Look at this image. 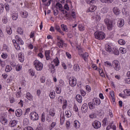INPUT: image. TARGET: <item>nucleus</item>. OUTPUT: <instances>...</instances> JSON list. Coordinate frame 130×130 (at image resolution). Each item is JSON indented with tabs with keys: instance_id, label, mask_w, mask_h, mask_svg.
Instances as JSON below:
<instances>
[{
	"instance_id": "1",
	"label": "nucleus",
	"mask_w": 130,
	"mask_h": 130,
	"mask_svg": "<svg viewBox=\"0 0 130 130\" xmlns=\"http://www.w3.org/2000/svg\"><path fill=\"white\" fill-rule=\"evenodd\" d=\"M104 22L107 25L108 30H112L113 27L115 25V23L108 18L105 19Z\"/></svg>"
},
{
	"instance_id": "2",
	"label": "nucleus",
	"mask_w": 130,
	"mask_h": 130,
	"mask_svg": "<svg viewBox=\"0 0 130 130\" xmlns=\"http://www.w3.org/2000/svg\"><path fill=\"white\" fill-rule=\"evenodd\" d=\"M94 37L96 39L103 40L105 38V34L102 31H96L94 32Z\"/></svg>"
},
{
	"instance_id": "3",
	"label": "nucleus",
	"mask_w": 130,
	"mask_h": 130,
	"mask_svg": "<svg viewBox=\"0 0 130 130\" xmlns=\"http://www.w3.org/2000/svg\"><path fill=\"white\" fill-rule=\"evenodd\" d=\"M34 64L35 66L37 71H42V69H43V64L40 62L39 60H35V61L34 62Z\"/></svg>"
},
{
	"instance_id": "4",
	"label": "nucleus",
	"mask_w": 130,
	"mask_h": 130,
	"mask_svg": "<svg viewBox=\"0 0 130 130\" xmlns=\"http://www.w3.org/2000/svg\"><path fill=\"white\" fill-rule=\"evenodd\" d=\"M59 64V60H58V58L57 57L52 62L51 64L49 66L50 70L55 68V67H57Z\"/></svg>"
},
{
	"instance_id": "5",
	"label": "nucleus",
	"mask_w": 130,
	"mask_h": 130,
	"mask_svg": "<svg viewBox=\"0 0 130 130\" xmlns=\"http://www.w3.org/2000/svg\"><path fill=\"white\" fill-rule=\"evenodd\" d=\"M30 117L32 120H38L39 119V116L36 112H32L30 114Z\"/></svg>"
},
{
	"instance_id": "6",
	"label": "nucleus",
	"mask_w": 130,
	"mask_h": 130,
	"mask_svg": "<svg viewBox=\"0 0 130 130\" xmlns=\"http://www.w3.org/2000/svg\"><path fill=\"white\" fill-rule=\"evenodd\" d=\"M92 125L94 128H100L101 127V122L98 120H95L92 123Z\"/></svg>"
},
{
	"instance_id": "7",
	"label": "nucleus",
	"mask_w": 130,
	"mask_h": 130,
	"mask_svg": "<svg viewBox=\"0 0 130 130\" xmlns=\"http://www.w3.org/2000/svg\"><path fill=\"white\" fill-rule=\"evenodd\" d=\"M113 67L116 71H119L120 70V65L119 64V62L117 60L113 61Z\"/></svg>"
},
{
	"instance_id": "8",
	"label": "nucleus",
	"mask_w": 130,
	"mask_h": 130,
	"mask_svg": "<svg viewBox=\"0 0 130 130\" xmlns=\"http://www.w3.org/2000/svg\"><path fill=\"white\" fill-rule=\"evenodd\" d=\"M69 84L71 87H75L77 85V79L75 77H72L69 80Z\"/></svg>"
},
{
	"instance_id": "9",
	"label": "nucleus",
	"mask_w": 130,
	"mask_h": 130,
	"mask_svg": "<svg viewBox=\"0 0 130 130\" xmlns=\"http://www.w3.org/2000/svg\"><path fill=\"white\" fill-rule=\"evenodd\" d=\"M17 123L18 121L17 120H11L9 123V126L11 127H14L17 125Z\"/></svg>"
},
{
	"instance_id": "10",
	"label": "nucleus",
	"mask_w": 130,
	"mask_h": 130,
	"mask_svg": "<svg viewBox=\"0 0 130 130\" xmlns=\"http://www.w3.org/2000/svg\"><path fill=\"white\" fill-rule=\"evenodd\" d=\"M81 110H82L84 113H86L88 111V105L87 104H84L82 106Z\"/></svg>"
},
{
	"instance_id": "11",
	"label": "nucleus",
	"mask_w": 130,
	"mask_h": 130,
	"mask_svg": "<svg viewBox=\"0 0 130 130\" xmlns=\"http://www.w3.org/2000/svg\"><path fill=\"white\" fill-rule=\"evenodd\" d=\"M113 12L116 16H118L120 14V10L117 7H114L113 9Z\"/></svg>"
},
{
	"instance_id": "12",
	"label": "nucleus",
	"mask_w": 130,
	"mask_h": 130,
	"mask_svg": "<svg viewBox=\"0 0 130 130\" xmlns=\"http://www.w3.org/2000/svg\"><path fill=\"white\" fill-rule=\"evenodd\" d=\"M15 113L17 117H20L23 114V111L21 109H18L16 111Z\"/></svg>"
},
{
	"instance_id": "13",
	"label": "nucleus",
	"mask_w": 130,
	"mask_h": 130,
	"mask_svg": "<svg viewBox=\"0 0 130 130\" xmlns=\"http://www.w3.org/2000/svg\"><path fill=\"white\" fill-rule=\"evenodd\" d=\"M88 107L89 109H95L96 105L94 104V102H91L88 103Z\"/></svg>"
},
{
	"instance_id": "14",
	"label": "nucleus",
	"mask_w": 130,
	"mask_h": 130,
	"mask_svg": "<svg viewBox=\"0 0 130 130\" xmlns=\"http://www.w3.org/2000/svg\"><path fill=\"white\" fill-rule=\"evenodd\" d=\"M117 25L118 27L121 28V27H123V25H124V20H123V19H120L117 22Z\"/></svg>"
},
{
	"instance_id": "15",
	"label": "nucleus",
	"mask_w": 130,
	"mask_h": 130,
	"mask_svg": "<svg viewBox=\"0 0 130 130\" xmlns=\"http://www.w3.org/2000/svg\"><path fill=\"white\" fill-rule=\"evenodd\" d=\"M92 101L94 104L95 105V106H98V105H100V104L101 103V101L100 100V99H94Z\"/></svg>"
},
{
	"instance_id": "16",
	"label": "nucleus",
	"mask_w": 130,
	"mask_h": 130,
	"mask_svg": "<svg viewBox=\"0 0 130 130\" xmlns=\"http://www.w3.org/2000/svg\"><path fill=\"white\" fill-rule=\"evenodd\" d=\"M76 100L79 103H82V101H83V98L80 94H77L76 96Z\"/></svg>"
},
{
	"instance_id": "17",
	"label": "nucleus",
	"mask_w": 130,
	"mask_h": 130,
	"mask_svg": "<svg viewBox=\"0 0 130 130\" xmlns=\"http://www.w3.org/2000/svg\"><path fill=\"white\" fill-rule=\"evenodd\" d=\"M55 29L57 30L58 32L60 33L61 35H64V32L61 31V29H60V27H59V26H58V25H56L55 26Z\"/></svg>"
},
{
	"instance_id": "18",
	"label": "nucleus",
	"mask_w": 130,
	"mask_h": 130,
	"mask_svg": "<svg viewBox=\"0 0 130 130\" xmlns=\"http://www.w3.org/2000/svg\"><path fill=\"white\" fill-rule=\"evenodd\" d=\"M112 52V53L115 54V55H119V51L118 50V49H117V48H116L115 47L113 48Z\"/></svg>"
},
{
	"instance_id": "19",
	"label": "nucleus",
	"mask_w": 130,
	"mask_h": 130,
	"mask_svg": "<svg viewBox=\"0 0 130 130\" xmlns=\"http://www.w3.org/2000/svg\"><path fill=\"white\" fill-rule=\"evenodd\" d=\"M45 54L46 58L47 60H49L50 58V50H46L45 51Z\"/></svg>"
},
{
	"instance_id": "20",
	"label": "nucleus",
	"mask_w": 130,
	"mask_h": 130,
	"mask_svg": "<svg viewBox=\"0 0 130 130\" xmlns=\"http://www.w3.org/2000/svg\"><path fill=\"white\" fill-rule=\"evenodd\" d=\"M11 17H12V19L14 21H16V20L18 19V13H13L11 15Z\"/></svg>"
},
{
	"instance_id": "21",
	"label": "nucleus",
	"mask_w": 130,
	"mask_h": 130,
	"mask_svg": "<svg viewBox=\"0 0 130 130\" xmlns=\"http://www.w3.org/2000/svg\"><path fill=\"white\" fill-rule=\"evenodd\" d=\"M18 57L19 60L20 61V62H23V61H24V57L23 53H20L18 54Z\"/></svg>"
},
{
	"instance_id": "22",
	"label": "nucleus",
	"mask_w": 130,
	"mask_h": 130,
	"mask_svg": "<svg viewBox=\"0 0 130 130\" xmlns=\"http://www.w3.org/2000/svg\"><path fill=\"white\" fill-rule=\"evenodd\" d=\"M96 9H97V6H95L94 5H93L90 7V8L88 9V12H95V11H96Z\"/></svg>"
},
{
	"instance_id": "23",
	"label": "nucleus",
	"mask_w": 130,
	"mask_h": 130,
	"mask_svg": "<svg viewBox=\"0 0 130 130\" xmlns=\"http://www.w3.org/2000/svg\"><path fill=\"white\" fill-rule=\"evenodd\" d=\"M79 55L80 56H81L84 58V60H86V58L89 56V55L87 53H85L84 54H82L81 53H79Z\"/></svg>"
},
{
	"instance_id": "24",
	"label": "nucleus",
	"mask_w": 130,
	"mask_h": 130,
	"mask_svg": "<svg viewBox=\"0 0 130 130\" xmlns=\"http://www.w3.org/2000/svg\"><path fill=\"white\" fill-rule=\"evenodd\" d=\"M26 98H27L28 100H32V99H33V96H32V94H31L30 92H27L26 94Z\"/></svg>"
},
{
	"instance_id": "25",
	"label": "nucleus",
	"mask_w": 130,
	"mask_h": 130,
	"mask_svg": "<svg viewBox=\"0 0 130 130\" xmlns=\"http://www.w3.org/2000/svg\"><path fill=\"white\" fill-rule=\"evenodd\" d=\"M61 28L64 32H68V26L64 24L61 25Z\"/></svg>"
},
{
	"instance_id": "26",
	"label": "nucleus",
	"mask_w": 130,
	"mask_h": 130,
	"mask_svg": "<svg viewBox=\"0 0 130 130\" xmlns=\"http://www.w3.org/2000/svg\"><path fill=\"white\" fill-rule=\"evenodd\" d=\"M20 14H21L22 18H26V17L28 16V12L26 11H24V12L21 11L20 12Z\"/></svg>"
},
{
	"instance_id": "27",
	"label": "nucleus",
	"mask_w": 130,
	"mask_h": 130,
	"mask_svg": "<svg viewBox=\"0 0 130 130\" xmlns=\"http://www.w3.org/2000/svg\"><path fill=\"white\" fill-rule=\"evenodd\" d=\"M100 1L103 4H111L113 2V0H100Z\"/></svg>"
},
{
	"instance_id": "28",
	"label": "nucleus",
	"mask_w": 130,
	"mask_h": 130,
	"mask_svg": "<svg viewBox=\"0 0 130 130\" xmlns=\"http://www.w3.org/2000/svg\"><path fill=\"white\" fill-rule=\"evenodd\" d=\"M58 45L59 48H62L63 47V40H60V41L58 42Z\"/></svg>"
},
{
	"instance_id": "29",
	"label": "nucleus",
	"mask_w": 130,
	"mask_h": 130,
	"mask_svg": "<svg viewBox=\"0 0 130 130\" xmlns=\"http://www.w3.org/2000/svg\"><path fill=\"white\" fill-rule=\"evenodd\" d=\"M106 50L107 51V52H111V51H112V49L111 48V47L109 46V45H107L106 46Z\"/></svg>"
},
{
	"instance_id": "30",
	"label": "nucleus",
	"mask_w": 130,
	"mask_h": 130,
	"mask_svg": "<svg viewBox=\"0 0 130 130\" xmlns=\"http://www.w3.org/2000/svg\"><path fill=\"white\" fill-rule=\"evenodd\" d=\"M0 121L2 124H6L8 122V120L5 118H2L1 119Z\"/></svg>"
},
{
	"instance_id": "31",
	"label": "nucleus",
	"mask_w": 130,
	"mask_h": 130,
	"mask_svg": "<svg viewBox=\"0 0 130 130\" xmlns=\"http://www.w3.org/2000/svg\"><path fill=\"white\" fill-rule=\"evenodd\" d=\"M65 115L67 117H71V116H72V113L71 111H66L65 112Z\"/></svg>"
},
{
	"instance_id": "32",
	"label": "nucleus",
	"mask_w": 130,
	"mask_h": 130,
	"mask_svg": "<svg viewBox=\"0 0 130 130\" xmlns=\"http://www.w3.org/2000/svg\"><path fill=\"white\" fill-rule=\"evenodd\" d=\"M49 96L51 99H54L55 98V91L51 92L49 94Z\"/></svg>"
},
{
	"instance_id": "33",
	"label": "nucleus",
	"mask_w": 130,
	"mask_h": 130,
	"mask_svg": "<svg viewBox=\"0 0 130 130\" xmlns=\"http://www.w3.org/2000/svg\"><path fill=\"white\" fill-rule=\"evenodd\" d=\"M12 67H11V66L7 65L6 67V69H5V71L7 73H9V72H11V71H12Z\"/></svg>"
},
{
	"instance_id": "34",
	"label": "nucleus",
	"mask_w": 130,
	"mask_h": 130,
	"mask_svg": "<svg viewBox=\"0 0 130 130\" xmlns=\"http://www.w3.org/2000/svg\"><path fill=\"white\" fill-rule=\"evenodd\" d=\"M73 69L74 71H78V72L80 71V66L78 64H75L73 67Z\"/></svg>"
},
{
	"instance_id": "35",
	"label": "nucleus",
	"mask_w": 130,
	"mask_h": 130,
	"mask_svg": "<svg viewBox=\"0 0 130 130\" xmlns=\"http://www.w3.org/2000/svg\"><path fill=\"white\" fill-rule=\"evenodd\" d=\"M120 50L121 51V53H122V54H124V53H126L127 51L125 48H122V47L120 48Z\"/></svg>"
},
{
	"instance_id": "36",
	"label": "nucleus",
	"mask_w": 130,
	"mask_h": 130,
	"mask_svg": "<svg viewBox=\"0 0 130 130\" xmlns=\"http://www.w3.org/2000/svg\"><path fill=\"white\" fill-rule=\"evenodd\" d=\"M17 33H18V34H20V35H22L23 30L22 28L18 27L17 28Z\"/></svg>"
},
{
	"instance_id": "37",
	"label": "nucleus",
	"mask_w": 130,
	"mask_h": 130,
	"mask_svg": "<svg viewBox=\"0 0 130 130\" xmlns=\"http://www.w3.org/2000/svg\"><path fill=\"white\" fill-rule=\"evenodd\" d=\"M119 44H120V45H124V44H125V41L122 40V39H121V40H119L118 41Z\"/></svg>"
},
{
	"instance_id": "38",
	"label": "nucleus",
	"mask_w": 130,
	"mask_h": 130,
	"mask_svg": "<svg viewBox=\"0 0 130 130\" xmlns=\"http://www.w3.org/2000/svg\"><path fill=\"white\" fill-rule=\"evenodd\" d=\"M6 31L8 34H9V35H11V34H12V28L8 27L6 28Z\"/></svg>"
},
{
	"instance_id": "39",
	"label": "nucleus",
	"mask_w": 130,
	"mask_h": 130,
	"mask_svg": "<svg viewBox=\"0 0 130 130\" xmlns=\"http://www.w3.org/2000/svg\"><path fill=\"white\" fill-rule=\"evenodd\" d=\"M56 124V123L55 122H53L51 125L49 126V129L51 130L55 126V125Z\"/></svg>"
},
{
	"instance_id": "40",
	"label": "nucleus",
	"mask_w": 130,
	"mask_h": 130,
	"mask_svg": "<svg viewBox=\"0 0 130 130\" xmlns=\"http://www.w3.org/2000/svg\"><path fill=\"white\" fill-rule=\"evenodd\" d=\"M41 121L44 122L45 121V114L44 113H43L41 115Z\"/></svg>"
},
{
	"instance_id": "41",
	"label": "nucleus",
	"mask_w": 130,
	"mask_h": 130,
	"mask_svg": "<svg viewBox=\"0 0 130 130\" xmlns=\"http://www.w3.org/2000/svg\"><path fill=\"white\" fill-rule=\"evenodd\" d=\"M16 70L17 72H19V71L22 70V66L20 64H18L16 66Z\"/></svg>"
},
{
	"instance_id": "42",
	"label": "nucleus",
	"mask_w": 130,
	"mask_h": 130,
	"mask_svg": "<svg viewBox=\"0 0 130 130\" xmlns=\"http://www.w3.org/2000/svg\"><path fill=\"white\" fill-rule=\"evenodd\" d=\"M14 46L17 50H20V49H21L20 45L18 43H16L15 44H14Z\"/></svg>"
},
{
	"instance_id": "43",
	"label": "nucleus",
	"mask_w": 130,
	"mask_h": 130,
	"mask_svg": "<svg viewBox=\"0 0 130 130\" xmlns=\"http://www.w3.org/2000/svg\"><path fill=\"white\" fill-rule=\"evenodd\" d=\"M0 64L2 68H4V67L6 66V63L5 61L2 60L0 58Z\"/></svg>"
},
{
	"instance_id": "44",
	"label": "nucleus",
	"mask_w": 130,
	"mask_h": 130,
	"mask_svg": "<svg viewBox=\"0 0 130 130\" xmlns=\"http://www.w3.org/2000/svg\"><path fill=\"white\" fill-rule=\"evenodd\" d=\"M87 4L92 5V4H96V1L95 0H88Z\"/></svg>"
},
{
	"instance_id": "45",
	"label": "nucleus",
	"mask_w": 130,
	"mask_h": 130,
	"mask_svg": "<svg viewBox=\"0 0 130 130\" xmlns=\"http://www.w3.org/2000/svg\"><path fill=\"white\" fill-rule=\"evenodd\" d=\"M78 123L79 124V122H78V121H75L74 122V126H75V127H76V128H78V127L80 126V125H79L78 126Z\"/></svg>"
},
{
	"instance_id": "46",
	"label": "nucleus",
	"mask_w": 130,
	"mask_h": 130,
	"mask_svg": "<svg viewBox=\"0 0 130 130\" xmlns=\"http://www.w3.org/2000/svg\"><path fill=\"white\" fill-rule=\"evenodd\" d=\"M89 118H91V119L96 118V115L94 114V113H91L89 114Z\"/></svg>"
},
{
	"instance_id": "47",
	"label": "nucleus",
	"mask_w": 130,
	"mask_h": 130,
	"mask_svg": "<svg viewBox=\"0 0 130 130\" xmlns=\"http://www.w3.org/2000/svg\"><path fill=\"white\" fill-rule=\"evenodd\" d=\"M5 8L7 12H9V11H10V6L9 5V4H5Z\"/></svg>"
},
{
	"instance_id": "48",
	"label": "nucleus",
	"mask_w": 130,
	"mask_h": 130,
	"mask_svg": "<svg viewBox=\"0 0 130 130\" xmlns=\"http://www.w3.org/2000/svg\"><path fill=\"white\" fill-rule=\"evenodd\" d=\"M104 64L106 67H108V66L109 67H112L111 63L109 61H106L104 62Z\"/></svg>"
},
{
	"instance_id": "49",
	"label": "nucleus",
	"mask_w": 130,
	"mask_h": 130,
	"mask_svg": "<svg viewBox=\"0 0 130 130\" xmlns=\"http://www.w3.org/2000/svg\"><path fill=\"white\" fill-rule=\"evenodd\" d=\"M3 22L4 24H7V23H8V18L4 17L3 19Z\"/></svg>"
},
{
	"instance_id": "50",
	"label": "nucleus",
	"mask_w": 130,
	"mask_h": 130,
	"mask_svg": "<svg viewBox=\"0 0 130 130\" xmlns=\"http://www.w3.org/2000/svg\"><path fill=\"white\" fill-rule=\"evenodd\" d=\"M110 126L111 128H112L113 130H116V126L115 125L113 124V123H112L110 125Z\"/></svg>"
},
{
	"instance_id": "51",
	"label": "nucleus",
	"mask_w": 130,
	"mask_h": 130,
	"mask_svg": "<svg viewBox=\"0 0 130 130\" xmlns=\"http://www.w3.org/2000/svg\"><path fill=\"white\" fill-rule=\"evenodd\" d=\"M18 43L21 45H23L24 42L22 40V39H18Z\"/></svg>"
},
{
	"instance_id": "52",
	"label": "nucleus",
	"mask_w": 130,
	"mask_h": 130,
	"mask_svg": "<svg viewBox=\"0 0 130 130\" xmlns=\"http://www.w3.org/2000/svg\"><path fill=\"white\" fill-rule=\"evenodd\" d=\"M70 126H71V122L69 121H68L66 122V127L69 129L70 128Z\"/></svg>"
},
{
	"instance_id": "53",
	"label": "nucleus",
	"mask_w": 130,
	"mask_h": 130,
	"mask_svg": "<svg viewBox=\"0 0 130 130\" xmlns=\"http://www.w3.org/2000/svg\"><path fill=\"white\" fill-rule=\"evenodd\" d=\"M64 9L67 11H70V7H69V5L67 3H66L64 6Z\"/></svg>"
},
{
	"instance_id": "54",
	"label": "nucleus",
	"mask_w": 130,
	"mask_h": 130,
	"mask_svg": "<svg viewBox=\"0 0 130 130\" xmlns=\"http://www.w3.org/2000/svg\"><path fill=\"white\" fill-rule=\"evenodd\" d=\"M66 55L67 57H68V58H69L70 59H71V58H72V55H71V54H70V53L67 52L66 53Z\"/></svg>"
},
{
	"instance_id": "55",
	"label": "nucleus",
	"mask_w": 130,
	"mask_h": 130,
	"mask_svg": "<svg viewBox=\"0 0 130 130\" xmlns=\"http://www.w3.org/2000/svg\"><path fill=\"white\" fill-rule=\"evenodd\" d=\"M63 100V98L61 96H59L58 98V102H60V103L62 104V101Z\"/></svg>"
},
{
	"instance_id": "56",
	"label": "nucleus",
	"mask_w": 130,
	"mask_h": 130,
	"mask_svg": "<svg viewBox=\"0 0 130 130\" xmlns=\"http://www.w3.org/2000/svg\"><path fill=\"white\" fill-rule=\"evenodd\" d=\"M56 92L57 94H60V93L61 92V89H59V88L57 87L56 88Z\"/></svg>"
},
{
	"instance_id": "57",
	"label": "nucleus",
	"mask_w": 130,
	"mask_h": 130,
	"mask_svg": "<svg viewBox=\"0 0 130 130\" xmlns=\"http://www.w3.org/2000/svg\"><path fill=\"white\" fill-rule=\"evenodd\" d=\"M78 28L80 31H84L85 30V27L82 25H79Z\"/></svg>"
},
{
	"instance_id": "58",
	"label": "nucleus",
	"mask_w": 130,
	"mask_h": 130,
	"mask_svg": "<svg viewBox=\"0 0 130 130\" xmlns=\"http://www.w3.org/2000/svg\"><path fill=\"white\" fill-rule=\"evenodd\" d=\"M23 130H34L31 126L25 127Z\"/></svg>"
},
{
	"instance_id": "59",
	"label": "nucleus",
	"mask_w": 130,
	"mask_h": 130,
	"mask_svg": "<svg viewBox=\"0 0 130 130\" xmlns=\"http://www.w3.org/2000/svg\"><path fill=\"white\" fill-rule=\"evenodd\" d=\"M50 115L51 116H54L55 115V113L54 110H51L50 111Z\"/></svg>"
},
{
	"instance_id": "60",
	"label": "nucleus",
	"mask_w": 130,
	"mask_h": 130,
	"mask_svg": "<svg viewBox=\"0 0 130 130\" xmlns=\"http://www.w3.org/2000/svg\"><path fill=\"white\" fill-rule=\"evenodd\" d=\"M56 7H57L58 8H59V9H60L61 8H62V5H61L60 3H57L56 4Z\"/></svg>"
},
{
	"instance_id": "61",
	"label": "nucleus",
	"mask_w": 130,
	"mask_h": 130,
	"mask_svg": "<svg viewBox=\"0 0 130 130\" xmlns=\"http://www.w3.org/2000/svg\"><path fill=\"white\" fill-rule=\"evenodd\" d=\"M107 8H103L102 9V11L103 12V14H105V13H107Z\"/></svg>"
},
{
	"instance_id": "62",
	"label": "nucleus",
	"mask_w": 130,
	"mask_h": 130,
	"mask_svg": "<svg viewBox=\"0 0 130 130\" xmlns=\"http://www.w3.org/2000/svg\"><path fill=\"white\" fill-rule=\"evenodd\" d=\"M41 82L45 83V77L43 76L41 78Z\"/></svg>"
},
{
	"instance_id": "63",
	"label": "nucleus",
	"mask_w": 130,
	"mask_h": 130,
	"mask_svg": "<svg viewBox=\"0 0 130 130\" xmlns=\"http://www.w3.org/2000/svg\"><path fill=\"white\" fill-rule=\"evenodd\" d=\"M10 65L12 66V67H16V62H15V61H11L10 62Z\"/></svg>"
},
{
	"instance_id": "64",
	"label": "nucleus",
	"mask_w": 130,
	"mask_h": 130,
	"mask_svg": "<svg viewBox=\"0 0 130 130\" xmlns=\"http://www.w3.org/2000/svg\"><path fill=\"white\" fill-rule=\"evenodd\" d=\"M125 82L126 84H130V78L128 77V78H127L125 80Z\"/></svg>"
}]
</instances>
